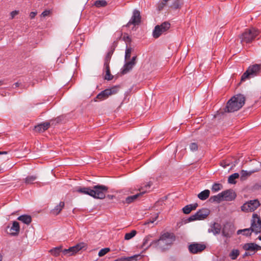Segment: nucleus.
<instances>
[{"instance_id": "obj_25", "label": "nucleus", "mask_w": 261, "mask_h": 261, "mask_svg": "<svg viewBox=\"0 0 261 261\" xmlns=\"http://www.w3.org/2000/svg\"><path fill=\"white\" fill-rule=\"evenodd\" d=\"M253 230L251 227L245 228L243 229H239L237 231V234H240L243 232V234L246 237H250L251 236L252 232H253V231H252Z\"/></svg>"}, {"instance_id": "obj_22", "label": "nucleus", "mask_w": 261, "mask_h": 261, "mask_svg": "<svg viewBox=\"0 0 261 261\" xmlns=\"http://www.w3.org/2000/svg\"><path fill=\"white\" fill-rule=\"evenodd\" d=\"M17 219L27 225L30 224L32 222V217L28 215H21L18 217Z\"/></svg>"}, {"instance_id": "obj_1", "label": "nucleus", "mask_w": 261, "mask_h": 261, "mask_svg": "<svg viewBox=\"0 0 261 261\" xmlns=\"http://www.w3.org/2000/svg\"><path fill=\"white\" fill-rule=\"evenodd\" d=\"M176 240L175 234L172 232H166L161 233L159 239L152 241L149 246L161 251L168 249Z\"/></svg>"}, {"instance_id": "obj_23", "label": "nucleus", "mask_w": 261, "mask_h": 261, "mask_svg": "<svg viewBox=\"0 0 261 261\" xmlns=\"http://www.w3.org/2000/svg\"><path fill=\"white\" fill-rule=\"evenodd\" d=\"M221 227L220 224L217 223H214L212 226L211 229L208 230V232H212L214 235L218 234L220 233Z\"/></svg>"}, {"instance_id": "obj_35", "label": "nucleus", "mask_w": 261, "mask_h": 261, "mask_svg": "<svg viewBox=\"0 0 261 261\" xmlns=\"http://www.w3.org/2000/svg\"><path fill=\"white\" fill-rule=\"evenodd\" d=\"M182 4V3L180 0H174L171 7L174 9H178L180 8Z\"/></svg>"}, {"instance_id": "obj_2", "label": "nucleus", "mask_w": 261, "mask_h": 261, "mask_svg": "<svg viewBox=\"0 0 261 261\" xmlns=\"http://www.w3.org/2000/svg\"><path fill=\"white\" fill-rule=\"evenodd\" d=\"M108 187L102 185H97L91 187H78L75 191L83 194L88 195L95 199H102L105 198Z\"/></svg>"}, {"instance_id": "obj_51", "label": "nucleus", "mask_w": 261, "mask_h": 261, "mask_svg": "<svg viewBox=\"0 0 261 261\" xmlns=\"http://www.w3.org/2000/svg\"><path fill=\"white\" fill-rule=\"evenodd\" d=\"M252 254H251L250 252H246L245 253V254H244V257L246 256H248V255H251Z\"/></svg>"}, {"instance_id": "obj_6", "label": "nucleus", "mask_w": 261, "mask_h": 261, "mask_svg": "<svg viewBox=\"0 0 261 261\" xmlns=\"http://www.w3.org/2000/svg\"><path fill=\"white\" fill-rule=\"evenodd\" d=\"M210 211L206 208H203L197 211L194 215L191 216L187 220V222L196 220H202L205 219L210 214Z\"/></svg>"}, {"instance_id": "obj_14", "label": "nucleus", "mask_w": 261, "mask_h": 261, "mask_svg": "<svg viewBox=\"0 0 261 261\" xmlns=\"http://www.w3.org/2000/svg\"><path fill=\"white\" fill-rule=\"evenodd\" d=\"M141 18L140 12L137 10H134L133 15L126 26L129 27L131 24H133L134 25L139 24L141 22Z\"/></svg>"}, {"instance_id": "obj_52", "label": "nucleus", "mask_w": 261, "mask_h": 261, "mask_svg": "<svg viewBox=\"0 0 261 261\" xmlns=\"http://www.w3.org/2000/svg\"><path fill=\"white\" fill-rule=\"evenodd\" d=\"M7 153V151H0V155L1 154H6Z\"/></svg>"}, {"instance_id": "obj_45", "label": "nucleus", "mask_w": 261, "mask_h": 261, "mask_svg": "<svg viewBox=\"0 0 261 261\" xmlns=\"http://www.w3.org/2000/svg\"><path fill=\"white\" fill-rule=\"evenodd\" d=\"M198 145L196 143H192L190 145V148L191 151H194L198 149Z\"/></svg>"}, {"instance_id": "obj_26", "label": "nucleus", "mask_w": 261, "mask_h": 261, "mask_svg": "<svg viewBox=\"0 0 261 261\" xmlns=\"http://www.w3.org/2000/svg\"><path fill=\"white\" fill-rule=\"evenodd\" d=\"M114 48H112L111 50H109L105 58L104 66L109 65L110 62L112 57V56L114 53Z\"/></svg>"}, {"instance_id": "obj_11", "label": "nucleus", "mask_w": 261, "mask_h": 261, "mask_svg": "<svg viewBox=\"0 0 261 261\" xmlns=\"http://www.w3.org/2000/svg\"><path fill=\"white\" fill-rule=\"evenodd\" d=\"M205 248V245L198 243H193L188 247L189 252L192 254H196L201 252Z\"/></svg>"}, {"instance_id": "obj_50", "label": "nucleus", "mask_w": 261, "mask_h": 261, "mask_svg": "<svg viewBox=\"0 0 261 261\" xmlns=\"http://www.w3.org/2000/svg\"><path fill=\"white\" fill-rule=\"evenodd\" d=\"M157 218V217H156L155 218H153V220L152 221H150L149 222H148L147 223H153L156 219Z\"/></svg>"}, {"instance_id": "obj_34", "label": "nucleus", "mask_w": 261, "mask_h": 261, "mask_svg": "<svg viewBox=\"0 0 261 261\" xmlns=\"http://www.w3.org/2000/svg\"><path fill=\"white\" fill-rule=\"evenodd\" d=\"M36 179L37 176L36 175H29L24 179V181L28 185L33 184Z\"/></svg>"}, {"instance_id": "obj_21", "label": "nucleus", "mask_w": 261, "mask_h": 261, "mask_svg": "<svg viewBox=\"0 0 261 261\" xmlns=\"http://www.w3.org/2000/svg\"><path fill=\"white\" fill-rule=\"evenodd\" d=\"M103 71L105 72L104 75L105 80L107 81L112 80L114 76L111 74L109 65L104 66Z\"/></svg>"}, {"instance_id": "obj_28", "label": "nucleus", "mask_w": 261, "mask_h": 261, "mask_svg": "<svg viewBox=\"0 0 261 261\" xmlns=\"http://www.w3.org/2000/svg\"><path fill=\"white\" fill-rule=\"evenodd\" d=\"M210 194L208 190H205L198 195V197L201 200H205L209 197Z\"/></svg>"}, {"instance_id": "obj_60", "label": "nucleus", "mask_w": 261, "mask_h": 261, "mask_svg": "<svg viewBox=\"0 0 261 261\" xmlns=\"http://www.w3.org/2000/svg\"><path fill=\"white\" fill-rule=\"evenodd\" d=\"M71 79H70L68 81V82H71Z\"/></svg>"}, {"instance_id": "obj_44", "label": "nucleus", "mask_w": 261, "mask_h": 261, "mask_svg": "<svg viewBox=\"0 0 261 261\" xmlns=\"http://www.w3.org/2000/svg\"><path fill=\"white\" fill-rule=\"evenodd\" d=\"M170 0H163L161 2L158 4V9L159 10H161L163 9V8L167 5V3Z\"/></svg>"}, {"instance_id": "obj_41", "label": "nucleus", "mask_w": 261, "mask_h": 261, "mask_svg": "<svg viewBox=\"0 0 261 261\" xmlns=\"http://www.w3.org/2000/svg\"><path fill=\"white\" fill-rule=\"evenodd\" d=\"M222 188V185L219 183H215L212 188V190L214 192H218Z\"/></svg>"}, {"instance_id": "obj_24", "label": "nucleus", "mask_w": 261, "mask_h": 261, "mask_svg": "<svg viewBox=\"0 0 261 261\" xmlns=\"http://www.w3.org/2000/svg\"><path fill=\"white\" fill-rule=\"evenodd\" d=\"M64 205H65V203H64V202L63 201H61L60 203H59V205H57L55 207V208H54L53 210H52L51 211V213L55 215H58L60 212L61 211H62V210L63 209V208L64 207Z\"/></svg>"}, {"instance_id": "obj_55", "label": "nucleus", "mask_w": 261, "mask_h": 261, "mask_svg": "<svg viewBox=\"0 0 261 261\" xmlns=\"http://www.w3.org/2000/svg\"><path fill=\"white\" fill-rule=\"evenodd\" d=\"M221 165L224 167V168H225L226 167V166H228L229 164H227V165H222V163H221Z\"/></svg>"}, {"instance_id": "obj_40", "label": "nucleus", "mask_w": 261, "mask_h": 261, "mask_svg": "<svg viewBox=\"0 0 261 261\" xmlns=\"http://www.w3.org/2000/svg\"><path fill=\"white\" fill-rule=\"evenodd\" d=\"M239 255V251L238 249H233L230 253V257L232 259H235Z\"/></svg>"}, {"instance_id": "obj_5", "label": "nucleus", "mask_w": 261, "mask_h": 261, "mask_svg": "<svg viewBox=\"0 0 261 261\" xmlns=\"http://www.w3.org/2000/svg\"><path fill=\"white\" fill-rule=\"evenodd\" d=\"M261 67L259 64H254L248 67L247 70L242 74L241 80L242 81L250 80L258 75L260 71Z\"/></svg>"}, {"instance_id": "obj_12", "label": "nucleus", "mask_w": 261, "mask_h": 261, "mask_svg": "<svg viewBox=\"0 0 261 261\" xmlns=\"http://www.w3.org/2000/svg\"><path fill=\"white\" fill-rule=\"evenodd\" d=\"M137 57L134 56L132 57L130 61L126 62L124 66L122 67L120 70L121 74H125L130 71L135 65L136 62Z\"/></svg>"}, {"instance_id": "obj_16", "label": "nucleus", "mask_w": 261, "mask_h": 261, "mask_svg": "<svg viewBox=\"0 0 261 261\" xmlns=\"http://www.w3.org/2000/svg\"><path fill=\"white\" fill-rule=\"evenodd\" d=\"M243 249L246 251H251L254 254L257 250L261 249V247L255 243H246L243 246Z\"/></svg>"}, {"instance_id": "obj_37", "label": "nucleus", "mask_w": 261, "mask_h": 261, "mask_svg": "<svg viewBox=\"0 0 261 261\" xmlns=\"http://www.w3.org/2000/svg\"><path fill=\"white\" fill-rule=\"evenodd\" d=\"M107 5V2L105 0H97L94 3V5L97 8L105 7Z\"/></svg>"}, {"instance_id": "obj_20", "label": "nucleus", "mask_w": 261, "mask_h": 261, "mask_svg": "<svg viewBox=\"0 0 261 261\" xmlns=\"http://www.w3.org/2000/svg\"><path fill=\"white\" fill-rule=\"evenodd\" d=\"M197 203L187 205L182 208L183 213L185 214H189L193 210H195L198 207Z\"/></svg>"}, {"instance_id": "obj_13", "label": "nucleus", "mask_w": 261, "mask_h": 261, "mask_svg": "<svg viewBox=\"0 0 261 261\" xmlns=\"http://www.w3.org/2000/svg\"><path fill=\"white\" fill-rule=\"evenodd\" d=\"M20 231V226L17 221H14L12 226H7L5 231L12 236H17Z\"/></svg>"}, {"instance_id": "obj_31", "label": "nucleus", "mask_w": 261, "mask_h": 261, "mask_svg": "<svg viewBox=\"0 0 261 261\" xmlns=\"http://www.w3.org/2000/svg\"><path fill=\"white\" fill-rule=\"evenodd\" d=\"M141 196V194H140V193H139L134 195L128 196L125 198V203H126L127 204H129V203L133 202V201H134L135 200H136L138 197H139Z\"/></svg>"}, {"instance_id": "obj_29", "label": "nucleus", "mask_w": 261, "mask_h": 261, "mask_svg": "<svg viewBox=\"0 0 261 261\" xmlns=\"http://www.w3.org/2000/svg\"><path fill=\"white\" fill-rule=\"evenodd\" d=\"M210 201L211 202H216L217 203H219L221 201H223V197L222 195V193H220L217 195H214L211 196L209 199Z\"/></svg>"}, {"instance_id": "obj_19", "label": "nucleus", "mask_w": 261, "mask_h": 261, "mask_svg": "<svg viewBox=\"0 0 261 261\" xmlns=\"http://www.w3.org/2000/svg\"><path fill=\"white\" fill-rule=\"evenodd\" d=\"M259 171V169H255L249 171H247L246 170H242L241 171V176L240 179L241 180H244L247 179V178L250 176L252 174L257 172Z\"/></svg>"}, {"instance_id": "obj_17", "label": "nucleus", "mask_w": 261, "mask_h": 261, "mask_svg": "<svg viewBox=\"0 0 261 261\" xmlns=\"http://www.w3.org/2000/svg\"><path fill=\"white\" fill-rule=\"evenodd\" d=\"M50 126V123L48 122H43L35 126L34 130L36 132L41 133L47 130Z\"/></svg>"}, {"instance_id": "obj_53", "label": "nucleus", "mask_w": 261, "mask_h": 261, "mask_svg": "<svg viewBox=\"0 0 261 261\" xmlns=\"http://www.w3.org/2000/svg\"><path fill=\"white\" fill-rule=\"evenodd\" d=\"M14 85L15 86V87H17L19 86V83H15V84H14Z\"/></svg>"}, {"instance_id": "obj_4", "label": "nucleus", "mask_w": 261, "mask_h": 261, "mask_svg": "<svg viewBox=\"0 0 261 261\" xmlns=\"http://www.w3.org/2000/svg\"><path fill=\"white\" fill-rule=\"evenodd\" d=\"M259 30L255 28L246 29L240 36L241 42L251 43L259 34Z\"/></svg>"}, {"instance_id": "obj_56", "label": "nucleus", "mask_w": 261, "mask_h": 261, "mask_svg": "<svg viewBox=\"0 0 261 261\" xmlns=\"http://www.w3.org/2000/svg\"><path fill=\"white\" fill-rule=\"evenodd\" d=\"M2 258H3V256H2V255H1V254H0V261H2Z\"/></svg>"}, {"instance_id": "obj_54", "label": "nucleus", "mask_w": 261, "mask_h": 261, "mask_svg": "<svg viewBox=\"0 0 261 261\" xmlns=\"http://www.w3.org/2000/svg\"><path fill=\"white\" fill-rule=\"evenodd\" d=\"M124 40H125V39H127V40H130V38H129V36H126V38H125V36H124Z\"/></svg>"}, {"instance_id": "obj_27", "label": "nucleus", "mask_w": 261, "mask_h": 261, "mask_svg": "<svg viewBox=\"0 0 261 261\" xmlns=\"http://www.w3.org/2000/svg\"><path fill=\"white\" fill-rule=\"evenodd\" d=\"M163 33V32L162 31L161 27L159 25H157L155 27L153 31L152 35L154 38H158Z\"/></svg>"}, {"instance_id": "obj_46", "label": "nucleus", "mask_w": 261, "mask_h": 261, "mask_svg": "<svg viewBox=\"0 0 261 261\" xmlns=\"http://www.w3.org/2000/svg\"><path fill=\"white\" fill-rule=\"evenodd\" d=\"M19 14V11L14 10L10 13L11 19H13L16 15Z\"/></svg>"}, {"instance_id": "obj_61", "label": "nucleus", "mask_w": 261, "mask_h": 261, "mask_svg": "<svg viewBox=\"0 0 261 261\" xmlns=\"http://www.w3.org/2000/svg\"><path fill=\"white\" fill-rule=\"evenodd\" d=\"M59 118H57V122H59Z\"/></svg>"}, {"instance_id": "obj_38", "label": "nucleus", "mask_w": 261, "mask_h": 261, "mask_svg": "<svg viewBox=\"0 0 261 261\" xmlns=\"http://www.w3.org/2000/svg\"><path fill=\"white\" fill-rule=\"evenodd\" d=\"M222 233L224 237L226 238H229L230 237L232 232H230L228 230H227L226 226H224V227L222 229Z\"/></svg>"}, {"instance_id": "obj_15", "label": "nucleus", "mask_w": 261, "mask_h": 261, "mask_svg": "<svg viewBox=\"0 0 261 261\" xmlns=\"http://www.w3.org/2000/svg\"><path fill=\"white\" fill-rule=\"evenodd\" d=\"M223 200L232 201L236 197V194L232 190H227L221 192Z\"/></svg>"}, {"instance_id": "obj_3", "label": "nucleus", "mask_w": 261, "mask_h": 261, "mask_svg": "<svg viewBox=\"0 0 261 261\" xmlns=\"http://www.w3.org/2000/svg\"><path fill=\"white\" fill-rule=\"evenodd\" d=\"M245 100V96L242 94L234 95L227 101L225 112L231 113L239 110L244 105Z\"/></svg>"}, {"instance_id": "obj_10", "label": "nucleus", "mask_w": 261, "mask_h": 261, "mask_svg": "<svg viewBox=\"0 0 261 261\" xmlns=\"http://www.w3.org/2000/svg\"><path fill=\"white\" fill-rule=\"evenodd\" d=\"M259 205L260 203L258 200H250L241 206V210L243 212H253Z\"/></svg>"}, {"instance_id": "obj_7", "label": "nucleus", "mask_w": 261, "mask_h": 261, "mask_svg": "<svg viewBox=\"0 0 261 261\" xmlns=\"http://www.w3.org/2000/svg\"><path fill=\"white\" fill-rule=\"evenodd\" d=\"M250 227L253 229L252 231L256 234L261 232V219L257 214L252 215Z\"/></svg>"}, {"instance_id": "obj_57", "label": "nucleus", "mask_w": 261, "mask_h": 261, "mask_svg": "<svg viewBox=\"0 0 261 261\" xmlns=\"http://www.w3.org/2000/svg\"><path fill=\"white\" fill-rule=\"evenodd\" d=\"M109 197L111 198V199L113 198V197H114V196L113 195H108Z\"/></svg>"}, {"instance_id": "obj_47", "label": "nucleus", "mask_w": 261, "mask_h": 261, "mask_svg": "<svg viewBox=\"0 0 261 261\" xmlns=\"http://www.w3.org/2000/svg\"><path fill=\"white\" fill-rule=\"evenodd\" d=\"M50 13L49 10H45L41 13V16L43 17H45L48 16Z\"/></svg>"}, {"instance_id": "obj_59", "label": "nucleus", "mask_w": 261, "mask_h": 261, "mask_svg": "<svg viewBox=\"0 0 261 261\" xmlns=\"http://www.w3.org/2000/svg\"><path fill=\"white\" fill-rule=\"evenodd\" d=\"M3 83H0V86H2L3 85Z\"/></svg>"}, {"instance_id": "obj_49", "label": "nucleus", "mask_w": 261, "mask_h": 261, "mask_svg": "<svg viewBox=\"0 0 261 261\" xmlns=\"http://www.w3.org/2000/svg\"><path fill=\"white\" fill-rule=\"evenodd\" d=\"M139 256V255H134L133 256H131V257H129V259H130L129 260H131V259H136V258L137 257H138Z\"/></svg>"}, {"instance_id": "obj_43", "label": "nucleus", "mask_w": 261, "mask_h": 261, "mask_svg": "<svg viewBox=\"0 0 261 261\" xmlns=\"http://www.w3.org/2000/svg\"><path fill=\"white\" fill-rule=\"evenodd\" d=\"M132 52V48L126 47L125 53V60H127L130 59Z\"/></svg>"}, {"instance_id": "obj_30", "label": "nucleus", "mask_w": 261, "mask_h": 261, "mask_svg": "<svg viewBox=\"0 0 261 261\" xmlns=\"http://www.w3.org/2000/svg\"><path fill=\"white\" fill-rule=\"evenodd\" d=\"M151 236L148 235L146 236L144 240L142 243V245L141 246V248L144 249V250L147 249L150 246H149V245H148V242L150 241V238H151Z\"/></svg>"}, {"instance_id": "obj_9", "label": "nucleus", "mask_w": 261, "mask_h": 261, "mask_svg": "<svg viewBox=\"0 0 261 261\" xmlns=\"http://www.w3.org/2000/svg\"><path fill=\"white\" fill-rule=\"evenodd\" d=\"M86 244L82 242L76 244V245L71 247L68 249H65L62 250L63 255L66 256H71L74 255L80 250L83 248H86Z\"/></svg>"}, {"instance_id": "obj_58", "label": "nucleus", "mask_w": 261, "mask_h": 261, "mask_svg": "<svg viewBox=\"0 0 261 261\" xmlns=\"http://www.w3.org/2000/svg\"><path fill=\"white\" fill-rule=\"evenodd\" d=\"M258 239L260 241H261V235H260V236H259L258 237Z\"/></svg>"}, {"instance_id": "obj_42", "label": "nucleus", "mask_w": 261, "mask_h": 261, "mask_svg": "<svg viewBox=\"0 0 261 261\" xmlns=\"http://www.w3.org/2000/svg\"><path fill=\"white\" fill-rule=\"evenodd\" d=\"M110 251V249L109 248H105L103 249H101L98 252V255L100 257L104 256L105 254H106L108 252H109Z\"/></svg>"}, {"instance_id": "obj_39", "label": "nucleus", "mask_w": 261, "mask_h": 261, "mask_svg": "<svg viewBox=\"0 0 261 261\" xmlns=\"http://www.w3.org/2000/svg\"><path fill=\"white\" fill-rule=\"evenodd\" d=\"M162 31L164 32L168 30L170 27V24L168 22H164L160 25Z\"/></svg>"}, {"instance_id": "obj_33", "label": "nucleus", "mask_w": 261, "mask_h": 261, "mask_svg": "<svg viewBox=\"0 0 261 261\" xmlns=\"http://www.w3.org/2000/svg\"><path fill=\"white\" fill-rule=\"evenodd\" d=\"M62 246H59L55 248H53L50 250V252L53 254V255L55 256H57L59 255L60 253L61 252H62Z\"/></svg>"}, {"instance_id": "obj_36", "label": "nucleus", "mask_w": 261, "mask_h": 261, "mask_svg": "<svg viewBox=\"0 0 261 261\" xmlns=\"http://www.w3.org/2000/svg\"><path fill=\"white\" fill-rule=\"evenodd\" d=\"M137 234V231L135 230H132L130 232L126 233L124 236V239L126 240H129L133 238Z\"/></svg>"}, {"instance_id": "obj_8", "label": "nucleus", "mask_w": 261, "mask_h": 261, "mask_svg": "<svg viewBox=\"0 0 261 261\" xmlns=\"http://www.w3.org/2000/svg\"><path fill=\"white\" fill-rule=\"evenodd\" d=\"M119 86H115L111 88L106 89L100 92L96 96V98L100 100H104L107 98L109 96L116 94L119 89Z\"/></svg>"}, {"instance_id": "obj_48", "label": "nucleus", "mask_w": 261, "mask_h": 261, "mask_svg": "<svg viewBox=\"0 0 261 261\" xmlns=\"http://www.w3.org/2000/svg\"><path fill=\"white\" fill-rule=\"evenodd\" d=\"M37 15L36 12H31L30 14V17L31 19L34 18Z\"/></svg>"}, {"instance_id": "obj_18", "label": "nucleus", "mask_w": 261, "mask_h": 261, "mask_svg": "<svg viewBox=\"0 0 261 261\" xmlns=\"http://www.w3.org/2000/svg\"><path fill=\"white\" fill-rule=\"evenodd\" d=\"M152 185V182L151 181H149L147 183H143L141 185L140 188L139 189V191H140V194H141V196L149 192L150 191V189Z\"/></svg>"}, {"instance_id": "obj_32", "label": "nucleus", "mask_w": 261, "mask_h": 261, "mask_svg": "<svg viewBox=\"0 0 261 261\" xmlns=\"http://www.w3.org/2000/svg\"><path fill=\"white\" fill-rule=\"evenodd\" d=\"M239 177V174L238 173H234L230 175L228 179V182L229 184H234L236 183L235 179Z\"/></svg>"}]
</instances>
